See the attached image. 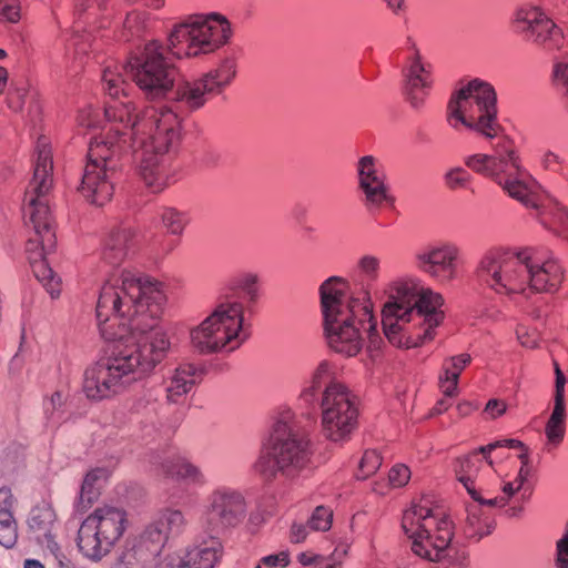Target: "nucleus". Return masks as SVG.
Segmentation results:
<instances>
[{
  "instance_id": "f257e3e1",
  "label": "nucleus",
  "mask_w": 568,
  "mask_h": 568,
  "mask_svg": "<svg viewBox=\"0 0 568 568\" xmlns=\"http://www.w3.org/2000/svg\"><path fill=\"white\" fill-rule=\"evenodd\" d=\"M135 243L136 231L129 224L113 227L104 241L102 261L111 270L100 290L95 316L101 336L119 344L84 372L83 392L92 400L111 398L149 376L171 346L158 323L166 302L164 285L120 268Z\"/></svg>"
},
{
  "instance_id": "f03ea898",
  "label": "nucleus",
  "mask_w": 568,
  "mask_h": 568,
  "mask_svg": "<svg viewBox=\"0 0 568 568\" xmlns=\"http://www.w3.org/2000/svg\"><path fill=\"white\" fill-rule=\"evenodd\" d=\"M494 88L479 79L463 83L449 98L445 120L456 132L473 131L491 142V153L464 158L465 166L497 183L539 219L540 223L568 240V211L521 168L515 142L497 119Z\"/></svg>"
},
{
  "instance_id": "7ed1b4c3",
  "label": "nucleus",
  "mask_w": 568,
  "mask_h": 568,
  "mask_svg": "<svg viewBox=\"0 0 568 568\" xmlns=\"http://www.w3.org/2000/svg\"><path fill=\"white\" fill-rule=\"evenodd\" d=\"M453 469L471 499L466 505V534L471 538L493 531L498 509L520 516L534 491L528 448L517 439L481 446L456 458Z\"/></svg>"
},
{
  "instance_id": "20e7f679",
  "label": "nucleus",
  "mask_w": 568,
  "mask_h": 568,
  "mask_svg": "<svg viewBox=\"0 0 568 568\" xmlns=\"http://www.w3.org/2000/svg\"><path fill=\"white\" fill-rule=\"evenodd\" d=\"M233 36L229 19L217 12L190 14L173 24L168 43L151 39L132 57L138 84L150 97L163 95L173 84L175 67L169 54L199 58L216 52Z\"/></svg>"
},
{
  "instance_id": "39448f33",
  "label": "nucleus",
  "mask_w": 568,
  "mask_h": 568,
  "mask_svg": "<svg viewBox=\"0 0 568 568\" xmlns=\"http://www.w3.org/2000/svg\"><path fill=\"white\" fill-rule=\"evenodd\" d=\"M474 274L480 287L509 300L557 292L564 281V268L554 254L532 246H493L483 253Z\"/></svg>"
},
{
  "instance_id": "423d86ee",
  "label": "nucleus",
  "mask_w": 568,
  "mask_h": 568,
  "mask_svg": "<svg viewBox=\"0 0 568 568\" xmlns=\"http://www.w3.org/2000/svg\"><path fill=\"white\" fill-rule=\"evenodd\" d=\"M318 294L324 335L332 351L356 356L366 338L377 347L381 342L378 321L368 285L352 291L346 278L331 276L320 285Z\"/></svg>"
},
{
  "instance_id": "0eeeda50",
  "label": "nucleus",
  "mask_w": 568,
  "mask_h": 568,
  "mask_svg": "<svg viewBox=\"0 0 568 568\" xmlns=\"http://www.w3.org/2000/svg\"><path fill=\"white\" fill-rule=\"evenodd\" d=\"M382 324L388 342L414 348L434 339L444 321L443 296L415 275L399 276L387 284Z\"/></svg>"
},
{
  "instance_id": "6e6552de",
  "label": "nucleus",
  "mask_w": 568,
  "mask_h": 568,
  "mask_svg": "<svg viewBox=\"0 0 568 568\" xmlns=\"http://www.w3.org/2000/svg\"><path fill=\"white\" fill-rule=\"evenodd\" d=\"M258 298V276L232 275L221 287L210 313L190 329V344L201 355L229 354L248 338L245 315Z\"/></svg>"
},
{
  "instance_id": "1a4fd4ad",
  "label": "nucleus",
  "mask_w": 568,
  "mask_h": 568,
  "mask_svg": "<svg viewBox=\"0 0 568 568\" xmlns=\"http://www.w3.org/2000/svg\"><path fill=\"white\" fill-rule=\"evenodd\" d=\"M126 140L132 144L128 154L141 151L139 173L151 192L160 193L178 181L181 116L176 111L165 105L144 108Z\"/></svg>"
},
{
  "instance_id": "9d476101",
  "label": "nucleus",
  "mask_w": 568,
  "mask_h": 568,
  "mask_svg": "<svg viewBox=\"0 0 568 568\" xmlns=\"http://www.w3.org/2000/svg\"><path fill=\"white\" fill-rule=\"evenodd\" d=\"M52 168L50 141L47 136H40L36 144L33 178L23 199L24 215L29 217L34 230V235L26 243V254L34 276L42 283L51 297L55 298L61 292V278L45 260V255L55 245V234L47 199L52 185Z\"/></svg>"
},
{
  "instance_id": "9b49d317",
  "label": "nucleus",
  "mask_w": 568,
  "mask_h": 568,
  "mask_svg": "<svg viewBox=\"0 0 568 568\" xmlns=\"http://www.w3.org/2000/svg\"><path fill=\"white\" fill-rule=\"evenodd\" d=\"M313 443L288 406L274 410L267 440L252 465L253 473L265 486L285 485L312 468Z\"/></svg>"
},
{
  "instance_id": "f8f14e48",
  "label": "nucleus",
  "mask_w": 568,
  "mask_h": 568,
  "mask_svg": "<svg viewBox=\"0 0 568 568\" xmlns=\"http://www.w3.org/2000/svg\"><path fill=\"white\" fill-rule=\"evenodd\" d=\"M332 363L322 361L302 388L300 399L313 406L321 392L322 433L326 439L337 443L348 439L357 427L359 409L357 396L342 382L332 379Z\"/></svg>"
},
{
  "instance_id": "ddd939ff",
  "label": "nucleus",
  "mask_w": 568,
  "mask_h": 568,
  "mask_svg": "<svg viewBox=\"0 0 568 568\" xmlns=\"http://www.w3.org/2000/svg\"><path fill=\"white\" fill-rule=\"evenodd\" d=\"M402 528L412 540L415 555L429 561H438L453 538V524L444 509L423 497L406 509Z\"/></svg>"
},
{
  "instance_id": "4468645a",
  "label": "nucleus",
  "mask_w": 568,
  "mask_h": 568,
  "mask_svg": "<svg viewBox=\"0 0 568 568\" xmlns=\"http://www.w3.org/2000/svg\"><path fill=\"white\" fill-rule=\"evenodd\" d=\"M114 138L116 134L109 139L98 140L89 148L88 163L79 192L88 203L95 206H103L113 197V175L118 161L132 150V144L126 139L115 145Z\"/></svg>"
},
{
  "instance_id": "2eb2a0df",
  "label": "nucleus",
  "mask_w": 568,
  "mask_h": 568,
  "mask_svg": "<svg viewBox=\"0 0 568 568\" xmlns=\"http://www.w3.org/2000/svg\"><path fill=\"white\" fill-rule=\"evenodd\" d=\"M102 11L100 0H79L75 4L72 34L65 47V64L74 73L82 70L91 54L97 58L109 38L105 31L109 21Z\"/></svg>"
},
{
  "instance_id": "dca6fc26",
  "label": "nucleus",
  "mask_w": 568,
  "mask_h": 568,
  "mask_svg": "<svg viewBox=\"0 0 568 568\" xmlns=\"http://www.w3.org/2000/svg\"><path fill=\"white\" fill-rule=\"evenodd\" d=\"M126 515L113 506L98 507L81 524L78 547L84 557L99 561L106 556L125 530Z\"/></svg>"
},
{
  "instance_id": "f3484780",
  "label": "nucleus",
  "mask_w": 568,
  "mask_h": 568,
  "mask_svg": "<svg viewBox=\"0 0 568 568\" xmlns=\"http://www.w3.org/2000/svg\"><path fill=\"white\" fill-rule=\"evenodd\" d=\"M510 28L524 41L549 53L558 52V57L566 55L564 32L541 4L519 3L511 13Z\"/></svg>"
},
{
  "instance_id": "a211bd4d",
  "label": "nucleus",
  "mask_w": 568,
  "mask_h": 568,
  "mask_svg": "<svg viewBox=\"0 0 568 568\" xmlns=\"http://www.w3.org/2000/svg\"><path fill=\"white\" fill-rule=\"evenodd\" d=\"M247 516V503L242 491L230 486H217L205 498L200 517L202 528L219 537L241 526Z\"/></svg>"
},
{
  "instance_id": "6ab92c4d",
  "label": "nucleus",
  "mask_w": 568,
  "mask_h": 568,
  "mask_svg": "<svg viewBox=\"0 0 568 568\" xmlns=\"http://www.w3.org/2000/svg\"><path fill=\"white\" fill-rule=\"evenodd\" d=\"M141 115V112L136 113L135 108L130 103H116L110 102L103 110L99 106L87 105L79 111L77 116L78 124L88 130L101 128L105 123V132L95 136L92 143L98 140L109 139L111 135H115L113 139L114 144L123 142V139H128L130 133L133 131L135 125V119Z\"/></svg>"
},
{
  "instance_id": "aec40b11",
  "label": "nucleus",
  "mask_w": 568,
  "mask_h": 568,
  "mask_svg": "<svg viewBox=\"0 0 568 568\" xmlns=\"http://www.w3.org/2000/svg\"><path fill=\"white\" fill-rule=\"evenodd\" d=\"M356 179L359 201L373 215L383 209L393 207L395 199L390 193L382 162L373 155H364L356 163Z\"/></svg>"
},
{
  "instance_id": "412c9836",
  "label": "nucleus",
  "mask_w": 568,
  "mask_h": 568,
  "mask_svg": "<svg viewBox=\"0 0 568 568\" xmlns=\"http://www.w3.org/2000/svg\"><path fill=\"white\" fill-rule=\"evenodd\" d=\"M462 250L452 241H436L419 247L413 257L414 266L439 284L452 283L458 276Z\"/></svg>"
},
{
  "instance_id": "4be33fe9",
  "label": "nucleus",
  "mask_w": 568,
  "mask_h": 568,
  "mask_svg": "<svg viewBox=\"0 0 568 568\" xmlns=\"http://www.w3.org/2000/svg\"><path fill=\"white\" fill-rule=\"evenodd\" d=\"M404 95L413 109L424 106L434 85L433 65L408 42L403 65Z\"/></svg>"
},
{
  "instance_id": "5701e85b",
  "label": "nucleus",
  "mask_w": 568,
  "mask_h": 568,
  "mask_svg": "<svg viewBox=\"0 0 568 568\" xmlns=\"http://www.w3.org/2000/svg\"><path fill=\"white\" fill-rule=\"evenodd\" d=\"M186 515L172 507H165L156 511L140 534L139 544L151 554H159L165 544L179 537L187 527Z\"/></svg>"
},
{
  "instance_id": "b1692460",
  "label": "nucleus",
  "mask_w": 568,
  "mask_h": 568,
  "mask_svg": "<svg viewBox=\"0 0 568 568\" xmlns=\"http://www.w3.org/2000/svg\"><path fill=\"white\" fill-rule=\"evenodd\" d=\"M28 527L34 540L53 556L59 568H74L57 541L60 525L49 503L43 501L31 509Z\"/></svg>"
},
{
  "instance_id": "393cba45",
  "label": "nucleus",
  "mask_w": 568,
  "mask_h": 568,
  "mask_svg": "<svg viewBox=\"0 0 568 568\" xmlns=\"http://www.w3.org/2000/svg\"><path fill=\"white\" fill-rule=\"evenodd\" d=\"M143 47V44L138 45L134 50H132L126 59L125 63H120L119 61L108 58L103 62L102 73H101V85L106 95L112 99V102L116 103H128L130 102L134 108V103L129 99L130 92L133 90L132 84L128 81V75H130L131 80L138 84L134 77V68L131 63L132 57L138 53V51Z\"/></svg>"
},
{
  "instance_id": "a878e982",
  "label": "nucleus",
  "mask_w": 568,
  "mask_h": 568,
  "mask_svg": "<svg viewBox=\"0 0 568 568\" xmlns=\"http://www.w3.org/2000/svg\"><path fill=\"white\" fill-rule=\"evenodd\" d=\"M223 547L219 538L211 537L197 546L168 555L155 568H214L222 556Z\"/></svg>"
},
{
  "instance_id": "bb28decb",
  "label": "nucleus",
  "mask_w": 568,
  "mask_h": 568,
  "mask_svg": "<svg viewBox=\"0 0 568 568\" xmlns=\"http://www.w3.org/2000/svg\"><path fill=\"white\" fill-rule=\"evenodd\" d=\"M150 465L163 475L187 485L204 486L207 480L201 468L175 450L164 449L149 456Z\"/></svg>"
},
{
  "instance_id": "cd10ccee",
  "label": "nucleus",
  "mask_w": 568,
  "mask_h": 568,
  "mask_svg": "<svg viewBox=\"0 0 568 568\" xmlns=\"http://www.w3.org/2000/svg\"><path fill=\"white\" fill-rule=\"evenodd\" d=\"M174 79H176V72L174 73ZM140 90L148 100L168 99L187 111L199 110L214 95L212 90H209L207 83L203 81V77L194 81H182L179 83H175V80H173L172 87L160 97L148 95L141 87Z\"/></svg>"
},
{
  "instance_id": "c85d7f7f",
  "label": "nucleus",
  "mask_w": 568,
  "mask_h": 568,
  "mask_svg": "<svg viewBox=\"0 0 568 568\" xmlns=\"http://www.w3.org/2000/svg\"><path fill=\"white\" fill-rule=\"evenodd\" d=\"M201 376L202 371L192 363H181L169 371L163 382L166 402L170 404L184 402L186 395L201 379Z\"/></svg>"
},
{
  "instance_id": "c756f323",
  "label": "nucleus",
  "mask_w": 568,
  "mask_h": 568,
  "mask_svg": "<svg viewBox=\"0 0 568 568\" xmlns=\"http://www.w3.org/2000/svg\"><path fill=\"white\" fill-rule=\"evenodd\" d=\"M239 58L234 51H227L219 60L215 68L204 73L203 81L214 95L222 93L230 87L237 75Z\"/></svg>"
},
{
  "instance_id": "7c9ffc66",
  "label": "nucleus",
  "mask_w": 568,
  "mask_h": 568,
  "mask_svg": "<svg viewBox=\"0 0 568 568\" xmlns=\"http://www.w3.org/2000/svg\"><path fill=\"white\" fill-rule=\"evenodd\" d=\"M155 18L145 9L131 8L124 14L120 39L125 42L142 40L154 27Z\"/></svg>"
},
{
  "instance_id": "2f4dec72",
  "label": "nucleus",
  "mask_w": 568,
  "mask_h": 568,
  "mask_svg": "<svg viewBox=\"0 0 568 568\" xmlns=\"http://www.w3.org/2000/svg\"><path fill=\"white\" fill-rule=\"evenodd\" d=\"M159 402L151 389H145L139 394L130 406V413L136 416L140 424H145V435L150 436L156 433L160 426L158 416Z\"/></svg>"
},
{
  "instance_id": "473e14b6",
  "label": "nucleus",
  "mask_w": 568,
  "mask_h": 568,
  "mask_svg": "<svg viewBox=\"0 0 568 568\" xmlns=\"http://www.w3.org/2000/svg\"><path fill=\"white\" fill-rule=\"evenodd\" d=\"M470 363L471 356L467 353L444 359L438 378V386L443 395L448 397H455L458 395L459 376Z\"/></svg>"
},
{
  "instance_id": "72a5a7b5",
  "label": "nucleus",
  "mask_w": 568,
  "mask_h": 568,
  "mask_svg": "<svg viewBox=\"0 0 568 568\" xmlns=\"http://www.w3.org/2000/svg\"><path fill=\"white\" fill-rule=\"evenodd\" d=\"M566 434V408L565 406L554 405V409L545 426L546 442L544 452L554 454L561 443Z\"/></svg>"
},
{
  "instance_id": "f704fd0d",
  "label": "nucleus",
  "mask_w": 568,
  "mask_h": 568,
  "mask_svg": "<svg viewBox=\"0 0 568 568\" xmlns=\"http://www.w3.org/2000/svg\"><path fill=\"white\" fill-rule=\"evenodd\" d=\"M68 398L67 392L57 390L43 400L44 417L51 427H57L68 420Z\"/></svg>"
},
{
  "instance_id": "c9c22d12",
  "label": "nucleus",
  "mask_w": 568,
  "mask_h": 568,
  "mask_svg": "<svg viewBox=\"0 0 568 568\" xmlns=\"http://www.w3.org/2000/svg\"><path fill=\"white\" fill-rule=\"evenodd\" d=\"M353 272L368 284L374 283L381 276L382 260L374 254H364L357 258Z\"/></svg>"
},
{
  "instance_id": "e433bc0d",
  "label": "nucleus",
  "mask_w": 568,
  "mask_h": 568,
  "mask_svg": "<svg viewBox=\"0 0 568 568\" xmlns=\"http://www.w3.org/2000/svg\"><path fill=\"white\" fill-rule=\"evenodd\" d=\"M162 225L171 235H182L189 224V215L186 212L175 207L164 206L159 211Z\"/></svg>"
},
{
  "instance_id": "4c0bfd02",
  "label": "nucleus",
  "mask_w": 568,
  "mask_h": 568,
  "mask_svg": "<svg viewBox=\"0 0 568 568\" xmlns=\"http://www.w3.org/2000/svg\"><path fill=\"white\" fill-rule=\"evenodd\" d=\"M108 476L109 471L104 468H95L89 471L81 486L80 501L87 500L90 504L98 496L99 486L106 480Z\"/></svg>"
},
{
  "instance_id": "58836bf2",
  "label": "nucleus",
  "mask_w": 568,
  "mask_h": 568,
  "mask_svg": "<svg viewBox=\"0 0 568 568\" xmlns=\"http://www.w3.org/2000/svg\"><path fill=\"white\" fill-rule=\"evenodd\" d=\"M383 458L381 454L375 449H367L364 452L356 470L357 479H366L377 471L381 467Z\"/></svg>"
},
{
  "instance_id": "ea45409f",
  "label": "nucleus",
  "mask_w": 568,
  "mask_h": 568,
  "mask_svg": "<svg viewBox=\"0 0 568 568\" xmlns=\"http://www.w3.org/2000/svg\"><path fill=\"white\" fill-rule=\"evenodd\" d=\"M18 539L17 523L12 513L0 511V545L11 548Z\"/></svg>"
},
{
  "instance_id": "a19ab883",
  "label": "nucleus",
  "mask_w": 568,
  "mask_h": 568,
  "mask_svg": "<svg viewBox=\"0 0 568 568\" xmlns=\"http://www.w3.org/2000/svg\"><path fill=\"white\" fill-rule=\"evenodd\" d=\"M471 181V174L462 166L452 168L444 175L445 185L453 191L467 189Z\"/></svg>"
},
{
  "instance_id": "79ce46f5",
  "label": "nucleus",
  "mask_w": 568,
  "mask_h": 568,
  "mask_svg": "<svg viewBox=\"0 0 568 568\" xmlns=\"http://www.w3.org/2000/svg\"><path fill=\"white\" fill-rule=\"evenodd\" d=\"M332 520L333 511L327 507L318 506L308 519V527L314 531H326L331 528Z\"/></svg>"
},
{
  "instance_id": "37998d69",
  "label": "nucleus",
  "mask_w": 568,
  "mask_h": 568,
  "mask_svg": "<svg viewBox=\"0 0 568 568\" xmlns=\"http://www.w3.org/2000/svg\"><path fill=\"white\" fill-rule=\"evenodd\" d=\"M291 564V554L288 550H280L268 554L258 559L254 568H286Z\"/></svg>"
},
{
  "instance_id": "c03bdc74",
  "label": "nucleus",
  "mask_w": 568,
  "mask_h": 568,
  "mask_svg": "<svg viewBox=\"0 0 568 568\" xmlns=\"http://www.w3.org/2000/svg\"><path fill=\"white\" fill-rule=\"evenodd\" d=\"M178 246V242L166 236L154 237L149 244L150 253L154 258H164Z\"/></svg>"
},
{
  "instance_id": "a18cd8bd",
  "label": "nucleus",
  "mask_w": 568,
  "mask_h": 568,
  "mask_svg": "<svg viewBox=\"0 0 568 568\" xmlns=\"http://www.w3.org/2000/svg\"><path fill=\"white\" fill-rule=\"evenodd\" d=\"M412 477L409 467L405 464H395L388 471V485L400 488L408 484Z\"/></svg>"
},
{
  "instance_id": "49530a36",
  "label": "nucleus",
  "mask_w": 568,
  "mask_h": 568,
  "mask_svg": "<svg viewBox=\"0 0 568 568\" xmlns=\"http://www.w3.org/2000/svg\"><path fill=\"white\" fill-rule=\"evenodd\" d=\"M519 343L527 348H536L539 344V333L536 328L519 324L516 328Z\"/></svg>"
},
{
  "instance_id": "de8ad7c7",
  "label": "nucleus",
  "mask_w": 568,
  "mask_h": 568,
  "mask_svg": "<svg viewBox=\"0 0 568 568\" xmlns=\"http://www.w3.org/2000/svg\"><path fill=\"white\" fill-rule=\"evenodd\" d=\"M297 560L303 566H312L313 568H329L333 560L331 557H324L313 551H304L297 556Z\"/></svg>"
},
{
  "instance_id": "09e8293b",
  "label": "nucleus",
  "mask_w": 568,
  "mask_h": 568,
  "mask_svg": "<svg viewBox=\"0 0 568 568\" xmlns=\"http://www.w3.org/2000/svg\"><path fill=\"white\" fill-rule=\"evenodd\" d=\"M539 163L542 169L555 173H559L564 168L562 158L550 150H545L540 153Z\"/></svg>"
},
{
  "instance_id": "8fccbe9b",
  "label": "nucleus",
  "mask_w": 568,
  "mask_h": 568,
  "mask_svg": "<svg viewBox=\"0 0 568 568\" xmlns=\"http://www.w3.org/2000/svg\"><path fill=\"white\" fill-rule=\"evenodd\" d=\"M0 18L8 22L20 19V4L18 0H0Z\"/></svg>"
},
{
  "instance_id": "3c124183",
  "label": "nucleus",
  "mask_w": 568,
  "mask_h": 568,
  "mask_svg": "<svg viewBox=\"0 0 568 568\" xmlns=\"http://www.w3.org/2000/svg\"><path fill=\"white\" fill-rule=\"evenodd\" d=\"M556 567L568 568V524L564 536L556 545Z\"/></svg>"
},
{
  "instance_id": "603ef678",
  "label": "nucleus",
  "mask_w": 568,
  "mask_h": 568,
  "mask_svg": "<svg viewBox=\"0 0 568 568\" xmlns=\"http://www.w3.org/2000/svg\"><path fill=\"white\" fill-rule=\"evenodd\" d=\"M554 78L556 85L564 92V94L568 99V63H556L554 68Z\"/></svg>"
},
{
  "instance_id": "864d4df0",
  "label": "nucleus",
  "mask_w": 568,
  "mask_h": 568,
  "mask_svg": "<svg viewBox=\"0 0 568 568\" xmlns=\"http://www.w3.org/2000/svg\"><path fill=\"white\" fill-rule=\"evenodd\" d=\"M115 568H140V559L134 548L125 549L119 556Z\"/></svg>"
},
{
  "instance_id": "5fc2aeb1",
  "label": "nucleus",
  "mask_w": 568,
  "mask_h": 568,
  "mask_svg": "<svg viewBox=\"0 0 568 568\" xmlns=\"http://www.w3.org/2000/svg\"><path fill=\"white\" fill-rule=\"evenodd\" d=\"M26 95L27 90L24 87L11 89L7 98L8 106L16 112L22 110Z\"/></svg>"
},
{
  "instance_id": "6e6d98bb",
  "label": "nucleus",
  "mask_w": 568,
  "mask_h": 568,
  "mask_svg": "<svg viewBox=\"0 0 568 568\" xmlns=\"http://www.w3.org/2000/svg\"><path fill=\"white\" fill-rule=\"evenodd\" d=\"M565 376L560 372V369L556 368V390H555V398H554V405L558 406H565Z\"/></svg>"
},
{
  "instance_id": "4d7b16f0",
  "label": "nucleus",
  "mask_w": 568,
  "mask_h": 568,
  "mask_svg": "<svg viewBox=\"0 0 568 568\" xmlns=\"http://www.w3.org/2000/svg\"><path fill=\"white\" fill-rule=\"evenodd\" d=\"M16 499L8 487L0 488V511L12 513Z\"/></svg>"
},
{
  "instance_id": "13d9d810",
  "label": "nucleus",
  "mask_w": 568,
  "mask_h": 568,
  "mask_svg": "<svg viewBox=\"0 0 568 568\" xmlns=\"http://www.w3.org/2000/svg\"><path fill=\"white\" fill-rule=\"evenodd\" d=\"M308 529H310L308 524L307 525L293 524L291 527V536H290L291 541L295 542V544H300V542L304 541L307 537Z\"/></svg>"
},
{
  "instance_id": "bf43d9fd",
  "label": "nucleus",
  "mask_w": 568,
  "mask_h": 568,
  "mask_svg": "<svg viewBox=\"0 0 568 568\" xmlns=\"http://www.w3.org/2000/svg\"><path fill=\"white\" fill-rule=\"evenodd\" d=\"M506 408L507 406L503 400L490 399L487 403L485 410L490 417L496 418L501 416L506 412Z\"/></svg>"
},
{
  "instance_id": "052dcab7",
  "label": "nucleus",
  "mask_w": 568,
  "mask_h": 568,
  "mask_svg": "<svg viewBox=\"0 0 568 568\" xmlns=\"http://www.w3.org/2000/svg\"><path fill=\"white\" fill-rule=\"evenodd\" d=\"M452 398L453 397H448V396L444 395V398L438 400L434 408L436 410V413L442 414V413L446 412L448 409V407L452 405V402H450Z\"/></svg>"
},
{
  "instance_id": "680f3d73",
  "label": "nucleus",
  "mask_w": 568,
  "mask_h": 568,
  "mask_svg": "<svg viewBox=\"0 0 568 568\" xmlns=\"http://www.w3.org/2000/svg\"><path fill=\"white\" fill-rule=\"evenodd\" d=\"M459 415L467 416L474 410V405L469 402L459 403L457 406Z\"/></svg>"
},
{
  "instance_id": "e2e57ef3",
  "label": "nucleus",
  "mask_w": 568,
  "mask_h": 568,
  "mask_svg": "<svg viewBox=\"0 0 568 568\" xmlns=\"http://www.w3.org/2000/svg\"><path fill=\"white\" fill-rule=\"evenodd\" d=\"M387 7L394 12L397 13L404 3V0H386Z\"/></svg>"
},
{
  "instance_id": "0e129e2a",
  "label": "nucleus",
  "mask_w": 568,
  "mask_h": 568,
  "mask_svg": "<svg viewBox=\"0 0 568 568\" xmlns=\"http://www.w3.org/2000/svg\"><path fill=\"white\" fill-rule=\"evenodd\" d=\"M23 568H44L43 564L37 559H26Z\"/></svg>"
},
{
  "instance_id": "69168bd1",
  "label": "nucleus",
  "mask_w": 568,
  "mask_h": 568,
  "mask_svg": "<svg viewBox=\"0 0 568 568\" xmlns=\"http://www.w3.org/2000/svg\"><path fill=\"white\" fill-rule=\"evenodd\" d=\"M8 81V71L6 68L0 67V82L7 83Z\"/></svg>"
},
{
  "instance_id": "338daca9",
  "label": "nucleus",
  "mask_w": 568,
  "mask_h": 568,
  "mask_svg": "<svg viewBox=\"0 0 568 568\" xmlns=\"http://www.w3.org/2000/svg\"><path fill=\"white\" fill-rule=\"evenodd\" d=\"M373 489H374V491H376L378 494H384L383 487H379L376 485Z\"/></svg>"
},
{
  "instance_id": "774afa93",
  "label": "nucleus",
  "mask_w": 568,
  "mask_h": 568,
  "mask_svg": "<svg viewBox=\"0 0 568 568\" xmlns=\"http://www.w3.org/2000/svg\"><path fill=\"white\" fill-rule=\"evenodd\" d=\"M7 57V52L2 49H0V60L4 59Z\"/></svg>"
}]
</instances>
